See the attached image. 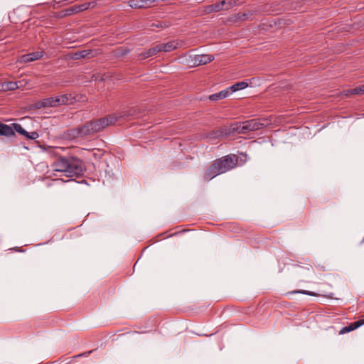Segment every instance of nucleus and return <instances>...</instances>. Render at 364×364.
Here are the masks:
<instances>
[{"mask_svg":"<svg viewBox=\"0 0 364 364\" xmlns=\"http://www.w3.org/2000/svg\"><path fill=\"white\" fill-rule=\"evenodd\" d=\"M85 52H86L85 50V51H82V52L81 53V54H80V56H82V57H85Z\"/></svg>","mask_w":364,"mask_h":364,"instance_id":"obj_24","label":"nucleus"},{"mask_svg":"<svg viewBox=\"0 0 364 364\" xmlns=\"http://www.w3.org/2000/svg\"><path fill=\"white\" fill-rule=\"evenodd\" d=\"M360 321H361L362 325H364V318L363 319H360Z\"/></svg>","mask_w":364,"mask_h":364,"instance_id":"obj_26","label":"nucleus"},{"mask_svg":"<svg viewBox=\"0 0 364 364\" xmlns=\"http://www.w3.org/2000/svg\"><path fill=\"white\" fill-rule=\"evenodd\" d=\"M92 123L91 122H89L86 124H85L83 126L77 129V134L79 136H85L88 135L93 134L94 132L91 129L92 128Z\"/></svg>","mask_w":364,"mask_h":364,"instance_id":"obj_11","label":"nucleus"},{"mask_svg":"<svg viewBox=\"0 0 364 364\" xmlns=\"http://www.w3.org/2000/svg\"><path fill=\"white\" fill-rule=\"evenodd\" d=\"M55 176L73 178L82 174V161L75 157H59L51 165Z\"/></svg>","mask_w":364,"mask_h":364,"instance_id":"obj_1","label":"nucleus"},{"mask_svg":"<svg viewBox=\"0 0 364 364\" xmlns=\"http://www.w3.org/2000/svg\"><path fill=\"white\" fill-rule=\"evenodd\" d=\"M220 4V6H221L222 9H229L230 8H231L232 6H233V3L232 2L231 0H228V1H226V0H223L221 1L220 2L218 3Z\"/></svg>","mask_w":364,"mask_h":364,"instance_id":"obj_21","label":"nucleus"},{"mask_svg":"<svg viewBox=\"0 0 364 364\" xmlns=\"http://www.w3.org/2000/svg\"><path fill=\"white\" fill-rule=\"evenodd\" d=\"M218 167L221 173H225L235 168L237 164V157L235 155H228L217 161Z\"/></svg>","mask_w":364,"mask_h":364,"instance_id":"obj_3","label":"nucleus"},{"mask_svg":"<svg viewBox=\"0 0 364 364\" xmlns=\"http://www.w3.org/2000/svg\"><path fill=\"white\" fill-rule=\"evenodd\" d=\"M43 55V51H36L28 54L22 55L18 59L20 63H27L41 58Z\"/></svg>","mask_w":364,"mask_h":364,"instance_id":"obj_6","label":"nucleus"},{"mask_svg":"<svg viewBox=\"0 0 364 364\" xmlns=\"http://www.w3.org/2000/svg\"><path fill=\"white\" fill-rule=\"evenodd\" d=\"M229 95H229V92L228 91V89H225V90H222V91H220V92H219L218 93L210 95L209 96V99L211 101H217L218 100L225 99L227 97H228Z\"/></svg>","mask_w":364,"mask_h":364,"instance_id":"obj_18","label":"nucleus"},{"mask_svg":"<svg viewBox=\"0 0 364 364\" xmlns=\"http://www.w3.org/2000/svg\"><path fill=\"white\" fill-rule=\"evenodd\" d=\"M14 128L16 132L28 139H36L39 137V134L37 132H28L19 124L14 123Z\"/></svg>","mask_w":364,"mask_h":364,"instance_id":"obj_7","label":"nucleus"},{"mask_svg":"<svg viewBox=\"0 0 364 364\" xmlns=\"http://www.w3.org/2000/svg\"><path fill=\"white\" fill-rule=\"evenodd\" d=\"M89 353H91V351H89V352H88V353H84V354L79 355L78 356L85 355L89 354Z\"/></svg>","mask_w":364,"mask_h":364,"instance_id":"obj_25","label":"nucleus"},{"mask_svg":"<svg viewBox=\"0 0 364 364\" xmlns=\"http://www.w3.org/2000/svg\"><path fill=\"white\" fill-rule=\"evenodd\" d=\"M128 4L133 9L146 8L150 6L147 1L144 0H129Z\"/></svg>","mask_w":364,"mask_h":364,"instance_id":"obj_15","label":"nucleus"},{"mask_svg":"<svg viewBox=\"0 0 364 364\" xmlns=\"http://www.w3.org/2000/svg\"><path fill=\"white\" fill-rule=\"evenodd\" d=\"M15 129L14 128V124L11 125H7L0 122V135L10 136L14 135Z\"/></svg>","mask_w":364,"mask_h":364,"instance_id":"obj_12","label":"nucleus"},{"mask_svg":"<svg viewBox=\"0 0 364 364\" xmlns=\"http://www.w3.org/2000/svg\"><path fill=\"white\" fill-rule=\"evenodd\" d=\"M248 83L245 81H241L239 82H237L232 86L228 87V91L229 92V95L239 90H242L246 87H247Z\"/></svg>","mask_w":364,"mask_h":364,"instance_id":"obj_14","label":"nucleus"},{"mask_svg":"<svg viewBox=\"0 0 364 364\" xmlns=\"http://www.w3.org/2000/svg\"><path fill=\"white\" fill-rule=\"evenodd\" d=\"M352 326H353V328L355 330L358 328H359L360 326H362V323H361V321L360 320H358L357 321H355L353 323H351Z\"/></svg>","mask_w":364,"mask_h":364,"instance_id":"obj_23","label":"nucleus"},{"mask_svg":"<svg viewBox=\"0 0 364 364\" xmlns=\"http://www.w3.org/2000/svg\"><path fill=\"white\" fill-rule=\"evenodd\" d=\"M223 10L221 6L218 3L209 5L205 7V12L206 13H212V12H218Z\"/></svg>","mask_w":364,"mask_h":364,"instance_id":"obj_20","label":"nucleus"},{"mask_svg":"<svg viewBox=\"0 0 364 364\" xmlns=\"http://www.w3.org/2000/svg\"><path fill=\"white\" fill-rule=\"evenodd\" d=\"M354 329L353 328V326L352 324L350 323V325H348V326H345L343 327V328H341V330L340 331V333L341 334H343V333H348L350 331H353Z\"/></svg>","mask_w":364,"mask_h":364,"instance_id":"obj_22","label":"nucleus"},{"mask_svg":"<svg viewBox=\"0 0 364 364\" xmlns=\"http://www.w3.org/2000/svg\"><path fill=\"white\" fill-rule=\"evenodd\" d=\"M35 107L37 109L43 107H55L53 97L42 99L36 102Z\"/></svg>","mask_w":364,"mask_h":364,"instance_id":"obj_10","label":"nucleus"},{"mask_svg":"<svg viewBox=\"0 0 364 364\" xmlns=\"http://www.w3.org/2000/svg\"><path fill=\"white\" fill-rule=\"evenodd\" d=\"M214 60V57L212 55H200L195 57V63L198 65H205L210 63Z\"/></svg>","mask_w":364,"mask_h":364,"instance_id":"obj_13","label":"nucleus"},{"mask_svg":"<svg viewBox=\"0 0 364 364\" xmlns=\"http://www.w3.org/2000/svg\"><path fill=\"white\" fill-rule=\"evenodd\" d=\"M263 126L257 119H251L240 123L237 129L241 133H247L250 131L258 130Z\"/></svg>","mask_w":364,"mask_h":364,"instance_id":"obj_4","label":"nucleus"},{"mask_svg":"<svg viewBox=\"0 0 364 364\" xmlns=\"http://www.w3.org/2000/svg\"><path fill=\"white\" fill-rule=\"evenodd\" d=\"M54 105L58 107L62 105H71L75 99L71 94H64L61 95L54 96Z\"/></svg>","mask_w":364,"mask_h":364,"instance_id":"obj_5","label":"nucleus"},{"mask_svg":"<svg viewBox=\"0 0 364 364\" xmlns=\"http://www.w3.org/2000/svg\"><path fill=\"white\" fill-rule=\"evenodd\" d=\"M364 94V90H363V85H360L354 89H351V90H346L344 91V95L347 97H349L350 95H363Z\"/></svg>","mask_w":364,"mask_h":364,"instance_id":"obj_19","label":"nucleus"},{"mask_svg":"<svg viewBox=\"0 0 364 364\" xmlns=\"http://www.w3.org/2000/svg\"><path fill=\"white\" fill-rule=\"evenodd\" d=\"M158 45L159 47H160L161 48V51L170 52L176 49L178 47H181L182 45V42L178 41H172L164 44Z\"/></svg>","mask_w":364,"mask_h":364,"instance_id":"obj_9","label":"nucleus"},{"mask_svg":"<svg viewBox=\"0 0 364 364\" xmlns=\"http://www.w3.org/2000/svg\"><path fill=\"white\" fill-rule=\"evenodd\" d=\"M159 52H161V48L159 47V45H156L149 49L147 51L140 53V57L141 59H146L156 55Z\"/></svg>","mask_w":364,"mask_h":364,"instance_id":"obj_16","label":"nucleus"},{"mask_svg":"<svg viewBox=\"0 0 364 364\" xmlns=\"http://www.w3.org/2000/svg\"><path fill=\"white\" fill-rule=\"evenodd\" d=\"M18 88L17 82H6L0 84V90L2 91L15 90Z\"/></svg>","mask_w":364,"mask_h":364,"instance_id":"obj_17","label":"nucleus"},{"mask_svg":"<svg viewBox=\"0 0 364 364\" xmlns=\"http://www.w3.org/2000/svg\"><path fill=\"white\" fill-rule=\"evenodd\" d=\"M221 174L218 164L215 161L205 171L204 178L206 180H210L218 175Z\"/></svg>","mask_w":364,"mask_h":364,"instance_id":"obj_8","label":"nucleus"},{"mask_svg":"<svg viewBox=\"0 0 364 364\" xmlns=\"http://www.w3.org/2000/svg\"><path fill=\"white\" fill-rule=\"evenodd\" d=\"M122 117V115L121 114H114L95 121H90L92 126L91 129L94 134L100 132L107 126L114 124Z\"/></svg>","mask_w":364,"mask_h":364,"instance_id":"obj_2","label":"nucleus"}]
</instances>
